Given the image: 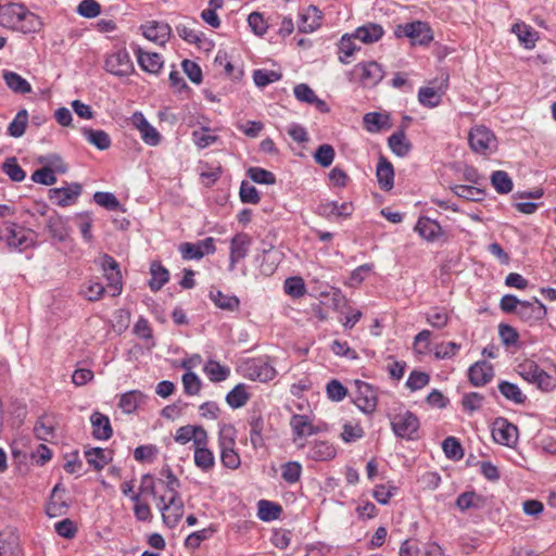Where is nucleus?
Returning <instances> with one entry per match:
<instances>
[{"instance_id":"obj_32","label":"nucleus","mask_w":556,"mask_h":556,"mask_svg":"<svg viewBox=\"0 0 556 556\" xmlns=\"http://www.w3.org/2000/svg\"><path fill=\"white\" fill-rule=\"evenodd\" d=\"M321 21V12L317 7H308L304 13L301 14L299 29L302 33L314 31L319 27Z\"/></svg>"},{"instance_id":"obj_18","label":"nucleus","mask_w":556,"mask_h":556,"mask_svg":"<svg viewBox=\"0 0 556 556\" xmlns=\"http://www.w3.org/2000/svg\"><path fill=\"white\" fill-rule=\"evenodd\" d=\"M494 377V368L486 361H478L468 369V380L473 387H483Z\"/></svg>"},{"instance_id":"obj_9","label":"nucleus","mask_w":556,"mask_h":556,"mask_svg":"<svg viewBox=\"0 0 556 556\" xmlns=\"http://www.w3.org/2000/svg\"><path fill=\"white\" fill-rule=\"evenodd\" d=\"M298 448H306V457L314 462H329L337 455L334 445L326 440L301 442L298 444Z\"/></svg>"},{"instance_id":"obj_3","label":"nucleus","mask_w":556,"mask_h":556,"mask_svg":"<svg viewBox=\"0 0 556 556\" xmlns=\"http://www.w3.org/2000/svg\"><path fill=\"white\" fill-rule=\"evenodd\" d=\"M4 230L0 228V241H5L10 249L20 252L34 245L33 239L28 237L25 229L14 222H4Z\"/></svg>"},{"instance_id":"obj_16","label":"nucleus","mask_w":556,"mask_h":556,"mask_svg":"<svg viewBox=\"0 0 556 556\" xmlns=\"http://www.w3.org/2000/svg\"><path fill=\"white\" fill-rule=\"evenodd\" d=\"M81 193V185L74 182L66 187L52 188L49 190V199L59 206L74 204Z\"/></svg>"},{"instance_id":"obj_2","label":"nucleus","mask_w":556,"mask_h":556,"mask_svg":"<svg viewBox=\"0 0 556 556\" xmlns=\"http://www.w3.org/2000/svg\"><path fill=\"white\" fill-rule=\"evenodd\" d=\"M517 372L526 381L535 384L542 391H551L555 388L554 378L531 359L518 364Z\"/></svg>"},{"instance_id":"obj_11","label":"nucleus","mask_w":556,"mask_h":556,"mask_svg":"<svg viewBox=\"0 0 556 556\" xmlns=\"http://www.w3.org/2000/svg\"><path fill=\"white\" fill-rule=\"evenodd\" d=\"M172 495L167 502L160 507L163 522L170 529L175 528L184 515V502L179 492H169Z\"/></svg>"},{"instance_id":"obj_57","label":"nucleus","mask_w":556,"mask_h":556,"mask_svg":"<svg viewBox=\"0 0 556 556\" xmlns=\"http://www.w3.org/2000/svg\"><path fill=\"white\" fill-rule=\"evenodd\" d=\"M355 39L353 34L342 36L339 42V58L342 62L346 63V59L352 56L355 51L359 50L354 42Z\"/></svg>"},{"instance_id":"obj_30","label":"nucleus","mask_w":556,"mask_h":556,"mask_svg":"<svg viewBox=\"0 0 556 556\" xmlns=\"http://www.w3.org/2000/svg\"><path fill=\"white\" fill-rule=\"evenodd\" d=\"M455 505L463 513L469 509L478 510L485 506V498L475 491H466L457 496Z\"/></svg>"},{"instance_id":"obj_27","label":"nucleus","mask_w":556,"mask_h":556,"mask_svg":"<svg viewBox=\"0 0 556 556\" xmlns=\"http://www.w3.org/2000/svg\"><path fill=\"white\" fill-rule=\"evenodd\" d=\"M384 34L380 24L367 23L357 27L353 36L363 43L369 45L379 41Z\"/></svg>"},{"instance_id":"obj_42","label":"nucleus","mask_w":556,"mask_h":556,"mask_svg":"<svg viewBox=\"0 0 556 556\" xmlns=\"http://www.w3.org/2000/svg\"><path fill=\"white\" fill-rule=\"evenodd\" d=\"M144 395L138 390L128 391L121 395L118 407L126 414L134 413Z\"/></svg>"},{"instance_id":"obj_34","label":"nucleus","mask_w":556,"mask_h":556,"mask_svg":"<svg viewBox=\"0 0 556 556\" xmlns=\"http://www.w3.org/2000/svg\"><path fill=\"white\" fill-rule=\"evenodd\" d=\"M455 195L467 201L481 202L484 200L486 192L480 186L455 185L451 188Z\"/></svg>"},{"instance_id":"obj_5","label":"nucleus","mask_w":556,"mask_h":556,"mask_svg":"<svg viewBox=\"0 0 556 556\" xmlns=\"http://www.w3.org/2000/svg\"><path fill=\"white\" fill-rule=\"evenodd\" d=\"M394 34L396 37H407L412 45H428L433 39L430 26L421 21L397 25Z\"/></svg>"},{"instance_id":"obj_28","label":"nucleus","mask_w":556,"mask_h":556,"mask_svg":"<svg viewBox=\"0 0 556 556\" xmlns=\"http://www.w3.org/2000/svg\"><path fill=\"white\" fill-rule=\"evenodd\" d=\"M203 437H207V432L202 426L186 425L176 430L174 439L182 445L192 441L193 446H195V441L200 438L203 439Z\"/></svg>"},{"instance_id":"obj_35","label":"nucleus","mask_w":556,"mask_h":556,"mask_svg":"<svg viewBox=\"0 0 556 556\" xmlns=\"http://www.w3.org/2000/svg\"><path fill=\"white\" fill-rule=\"evenodd\" d=\"M442 87H421L418 91V101L426 108H437L442 101Z\"/></svg>"},{"instance_id":"obj_21","label":"nucleus","mask_w":556,"mask_h":556,"mask_svg":"<svg viewBox=\"0 0 556 556\" xmlns=\"http://www.w3.org/2000/svg\"><path fill=\"white\" fill-rule=\"evenodd\" d=\"M376 177L380 189L390 191L394 186V168L392 163L380 154L376 167Z\"/></svg>"},{"instance_id":"obj_12","label":"nucleus","mask_w":556,"mask_h":556,"mask_svg":"<svg viewBox=\"0 0 556 556\" xmlns=\"http://www.w3.org/2000/svg\"><path fill=\"white\" fill-rule=\"evenodd\" d=\"M493 440L502 445L511 446L518 438V428L506 418L498 417L492 426Z\"/></svg>"},{"instance_id":"obj_64","label":"nucleus","mask_w":556,"mask_h":556,"mask_svg":"<svg viewBox=\"0 0 556 556\" xmlns=\"http://www.w3.org/2000/svg\"><path fill=\"white\" fill-rule=\"evenodd\" d=\"M31 180L45 186H52L56 182L54 169L48 166L38 168L33 173Z\"/></svg>"},{"instance_id":"obj_26","label":"nucleus","mask_w":556,"mask_h":556,"mask_svg":"<svg viewBox=\"0 0 556 556\" xmlns=\"http://www.w3.org/2000/svg\"><path fill=\"white\" fill-rule=\"evenodd\" d=\"M92 435L97 440H109L113 435L110 419L106 415L94 412L90 416Z\"/></svg>"},{"instance_id":"obj_31","label":"nucleus","mask_w":556,"mask_h":556,"mask_svg":"<svg viewBox=\"0 0 556 556\" xmlns=\"http://www.w3.org/2000/svg\"><path fill=\"white\" fill-rule=\"evenodd\" d=\"M511 33L517 36L519 42L527 49L533 48L539 38L538 31L522 22L514 24Z\"/></svg>"},{"instance_id":"obj_56","label":"nucleus","mask_w":556,"mask_h":556,"mask_svg":"<svg viewBox=\"0 0 556 556\" xmlns=\"http://www.w3.org/2000/svg\"><path fill=\"white\" fill-rule=\"evenodd\" d=\"M248 176L256 184L261 185H274L276 184V176L274 173L264 169L262 167H250L248 169Z\"/></svg>"},{"instance_id":"obj_44","label":"nucleus","mask_w":556,"mask_h":556,"mask_svg":"<svg viewBox=\"0 0 556 556\" xmlns=\"http://www.w3.org/2000/svg\"><path fill=\"white\" fill-rule=\"evenodd\" d=\"M3 78L7 86L16 93H28L31 91L30 84L15 72H4Z\"/></svg>"},{"instance_id":"obj_58","label":"nucleus","mask_w":556,"mask_h":556,"mask_svg":"<svg viewBox=\"0 0 556 556\" xmlns=\"http://www.w3.org/2000/svg\"><path fill=\"white\" fill-rule=\"evenodd\" d=\"M214 529L207 528L190 533L185 540V547L189 549H197L201 543L211 538Z\"/></svg>"},{"instance_id":"obj_59","label":"nucleus","mask_w":556,"mask_h":556,"mask_svg":"<svg viewBox=\"0 0 556 556\" xmlns=\"http://www.w3.org/2000/svg\"><path fill=\"white\" fill-rule=\"evenodd\" d=\"M336 152L332 146L325 143L317 148L314 159L317 164L328 167L332 164Z\"/></svg>"},{"instance_id":"obj_19","label":"nucleus","mask_w":556,"mask_h":556,"mask_svg":"<svg viewBox=\"0 0 556 556\" xmlns=\"http://www.w3.org/2000/svg\"><path fill=\"white\" fill-rule=\"evenodd\" d=\"M251 238L248 233L239 232L230 240L229 269L248 255Z\"/></svg>"},{"instance_id":"obj_33","label":"nucleus","mask_w":556,"mask_h":556,"mask_svg":"<svg viewBox=\"0 0 556 556\" xmlns=\"http://www.w3.org/2000/svg\"><path fill=\"white\" fill-rule=\"evenodd\" d=\"M391 151L401 157L406 156L412 150V143L407 140L404 129H400L388 138Z\"/></svg>"},{"instance_id":"obj_63","label":"nucleus","mask_w":556,"mask_h":556,"mask_svg":"<svg viewBox=\"0 0 556 556\" xmlns=\"http://www.w3.org/2000/svg\"><path fill=\"white\" fill-rule=\"evenodd\" d=\"M396 491L397 488L394 485L377 484L372 491V496L381 505H387Z\"/></svg>"},{"instance_id":"obj_24","label":"nucleus","mask_w":556,"mask_h":556,"mask_svg":"<svg viewBox=\"0 0 556 556\" xmlns=\"http://www.w3.org/2000/svg\"><path fill=\"white\" fill-rule=\"evenodd\" d=\"M65 493V489L56 484L51 492L50 500L46 506V513L49 517H59L66 513L68 503L63 498L62 494Z\"/></svg>"},{"instance_id":"obj_43","label":"nucleus","mask_w":556,"mask_h":556,"mask_svg":"<svg viewBox=\"0 0 556 556\" xmlns=\"http://www.w3.org/2000/svg\"><path fill=\"white\" fill-rule=\"evenodd\" d=\"M85 138L99 150H108L111 147V138L104 130L85 128Z\"/></svg>"},{"instance_id":"obj_50","label":"nucleus","mask_w":556,"mask_h":556,"mask_svg":"<svg viewBox=\"0 0 556 556\" xmlns=\"http://www.w3.org/2000/svg\"><path fill=\"white\" fill-rule=\"evenodd\" d=\"M491 184L501 194L509 193L513 190V180L504 170L493 172L491 175Z\"/></svg>"},{"instance_id":"obj_29","label":"nucleus","mask_w":556,"mask_h":556,"mask_svg":"<svg viewBox=\"0 0 556 556\" xmlns=\"http://www.w3.org/2000/svg\"><path fill=\"white\" fill-rule=\"evenodd\" d=\"M47 229L51 237L59 242H63L68 237V226L64 217L59 215L56 212L48 216Z\"/></svg>"},{"instance_id":"obj_36","label":"nucleus","mask_w":556,"mask_h":556,"mask_svg":"<svg viewBox=\"0 0 556 556\" xmlns=\"http://www.w3.org/2000/svg\"><path fill=\"white\" fill-rule=\"evenodd\" d=\"M210 299L223 311L235 312L240 306V301L236 295L225 294L220 290L210 291Z\"/></svg>"},{"instance_id":"obj_41","label":"nucleus","mask_w":556,"mask_h":556,"mask_svg":"<svg viewBox=\"0 0 556 556\" xmlns=\"http://www.w3.org/2000/svg\"><path fill=\"white\" fill-rule=\"evenodd\" d=\"M136 54L141 70H161L163 66V59L156 52H147L139 48Z\"/></svg>"},{"instance_id":"obj_37","label":"nucleus","mask_w":556,"mask_h":556,"mask_svg":"<svg viewBox=\"0 0 556 556\" xmlns=\"http://www.w3.org/2000/svg\"><path fill=\"white\" fill-rule=\"evenodd\" d=\"M150 274L149 287L154 292L161 290L169 279L168 270L160 262L151 263Z\"/></svg>"},{"instance_id":"obj_53","label":"nucleus","mask_w":556,"mask_h":556,"mask_svg":"<svg viewBox=\"0 0 556 556\" xmlns=\"http://www.w3.org/2000/svg\"><path fill=\"white\" fill-rule=\"evenodd\" d=\"M2 172L15 182H21L26 177L25 170L20 166L15 157H9L5 160L2 164Z\"/></svg>"},{"instance_id":"obj_14","label":"nucleus","mask_w":556,"mask_h":556,"mask_svg":"<svg viewBox=\"0 0 556 556\" xmlns=\"http://www.w3.org/2000/svg\"><path fill=\"white\" fill-rule=\"evenodd\" d=\"M142 35L159 46H164L170 38L172 28L165 22L148 21L140 26Z\"/></svg>"},{"instance_id":"obj_7","label":"nucleus","mask_w":556,"mask_h":556,"mask_svg":"<svg viewBox=\"0 0 556 556\" xmlns=\"http://www.w3.org/2000/svg\"><path fill=\"white\" fill-rule=\"evenodd\" d=\"M546 316L547 307L535 296L523 301L517 312V318L529 327L542 325Z\"/></svg>"},{"instance_id":"obj_4","label":"nucleus","mask_w":556,"mask_h":556,"mask_svg":"<svg viewBox=\"0 0 556 556\" xmlns=\"http://www.w3.org/2000/svg\"><path fill=\"white\" fill-rule=\"evenodd\" d=\"M420 422L410 410L396 414L391 418V428L394 434L401 439L415 440L418 438Z\"/></svg>"},{"instance_id":"obj_49","label":"nucleus","mask_w":556,"mask_h":556,"mask_svg":"<svg viewBox=\"0 0 556 556\" xmlns=\"http://www.w3.org/2000/svg\"><path fill=\"white\" fill-rule=\"evenodd\" d=\"M204 372L213 382H220L228 378L230 370L216 361H208L204 366Z\"/></svg>"},{"instance_id":"obj_23","label":"nucleus","mask_w":556,"mask_h":556,"mask_svg":"<svg viewBox=\"0 0 556 556\" xmlns=\"http://www.w3.org/2000/svg\"><path fill=\"white\" fill-rule=\"evenodd\" d=\"M250 427V442L254 450L265 445L263 432L265 429V420L260 412H253L248 420Z\"/></svg>"},{"instance_id":"obj_6","label":"nucleus","mask_w":556,"mask_h":556,"mask_svg":"<svg viewBox=\"0 0 556 556\" xmlns=\"http://www.w3.org/2000/svg\"><path fill=\"white\" fill-rule=\"evenodd\" d=\"M292 441L294 444L304 442L303 439L327 430L325 424L314 425L307 415L294 414L290 419Z\"/></svg>"},{"instance_id":"obj_38","label":"nucleus","mask_w":556,"mask_h":556,"mask_svg":"<svg viewBox=\"0 0 556 556\" xmlns=\"http://www.w3.org/2000/svg\"><path fill=\"white\" fill-rule=\"evenodd\" d=\"M237 430L231 424H223L218 431V447L220 451L236 446Z\"/></svg>"},{"instance_id":"obj_46","label":"nucleus","mask_w":556,"mask_h":556,"mask_svg":"<svg viewBox=\"0 0 556 556\" xmlns=\"http://www.w3.org/2000/svg\"><path fill=\"white\" fill-rule=\"evenodd\" d=\"M106 70H116L122 67L127 70L129 67L132 68V64L130 61V56L125 49H119L113 53H111L106 59Z\"/></svg>"},{"instance_id":"obj_54","label":"nucleus","mask_w":556,"mask_h":556,"mask_svg":"<svg viewBox=\"0 0 556 556\" xmlns=\"http://www.w3.org/2000/svg\"><path fill=\"white\" fill-rule=\"evenodd\" d=\"M302 465L299 462H287L281 466V478L289 484L300 481Z\"/></svg>"},{"instance_id":"obj_55","label":"nucleus","mask_w":556,"mask_h":556,"mask_svg":"<svg viewBox=\"0 0 556 556\" xmlns=\"http://www.w3.org/2000/svg\"><path fill=\"white\" fill-rule=\"evenodd\" d=\"M283 289L288 295L294 299H299L306 293L304 280L298 276L287 278L285 280Z\"/></svg>"},{"instance_id":"obj_40","label":"nucleus","mask_w":556,"mask_h":556,"mask_svg":"<svg viewBox=\"0 0 556 556\" xmlns=\"http://www.w3.org/2000/svg\"><path fill=\"white\" fill-rule=\"evenodd\" d=\"M498 391L508 401L515 404H523L527 401V396L521 392L520 388L508 381H501L498 383Z\"/></svg>"},{"instance_id":"obj_48","label":"nucleus","mask_w":556,"mask_h":556,"mask_svg":"<svg viewBox=\"0 0 556 556\" xmlns=\"http://www.w3.org/2000/svg\"><path fill=\"white\" fill-rule=\"evenodd\" d=\"M27 123L28 113L25 109H23L16 113L13 121L9 124L8 134L14 138L22 137L25 134Z\"/></svg>"},{"instance_id":"obj_45","label":"nucleus","mask_w":556,"mask_h":556,"mask_svg":"<svg viewBox=\"0 0 556 556\" xmlns=\"http://www.w3.org/2000/svg\"><path fill=\"white\" fill-rule=\"evenodd\" d=\"M87 463L96 470L103 469L111 458L108 457L105 450L101 447H92L85 452Z\"/></svg>"},{"instance_id":"obj_25","label":"nucleus","mask_w":556,"mask_h":556,"mask_svg":"<svg viewBox=\"0 0 556 556\" xmlns=\"http://www.w3.org/2000/svg\"><path fill=\"white\" fill-rule=\"evenodd\" d=\"M415 230L425 240L433 242L442 235L441 225L427 216H420L415 226Z\"/></svg>"},{"instance_id":"obj_62","label":"nucleus","mask_w":556,"mask_h":556,"mask_svg":"<svg viewBox=\"0 0 556 556\" xmlns=\"http://www.w3.org/2000/svg\"><path fill=\"white\" fill-rule=\"evenodd\" d=\"M182 386L186 394L197 395L201 391L202 383L197 374L187 371L182 376Z\"/></svg>"},{"instance_id":"obj_8","label":"nucleus","mask_w":556,"mask_h":556,"mask_svg":"<svg viewBox=\"0 0 556 556\" xmlns=\"http://www.w3.org/2000/svg\"><path fill=\"white\" fill-rule=\"evenodd\" d=\"M468 142L472 151L489 154L496 148V138L485 126H475L468 135Z\"/></svg>"},{"instance_id":"obj_13","label":"nucleus","mask_w":556,"mask_h":556,"mask_svg":"<svg viewBox=\"0 0 556 556\" xmlns=\"http://www.w3.org/2000/svg\"><path fill=\"white\" fill-rule=\"evenodd\" d=\"M101 267L108 280V287L112 291V295L121 294L123 290L122 275L119 264L109 254H104L101 261Z\"/></svg>"},{"instance_id":"obj_22","label":"nucleus","mask_w":556,"mask_h":556,"mask_svg":"<svg viewBox=\"0 0 556 556\" xmlns=\"http://www.w3.org/2000/svg\"><path fill=\"white\" fill-rule=\"evenodd\" d=\"M178 36L189 43H193L201 49L210 50L213 46L212 41L207 40L201 31L192 27L190 24H178L176 26Z\"/></svg>"},{"instance_id":"obj_51","label":"nucleus","mask_w":556,"mask_h":556,"mask_svg":"<svg viewBox=\"0 0 556 556\" xmlns=\"http://www.w3.org/2000/svg\"><path fill=\"white\" fill-rule=\"evenodd\" d=\"M388 119V115L378 112H370L364 115L363 123L367 131L377 132L387 126Z\"/></svg>"},{"instance_id":"obj_20","label":"nucleus","mask_w":556,"mask_h":556,"mask_svg":"<svg viewBox=\"0 0 556 556\" xmlns=\"http://www.w3.org/2000/svg\"><path fill=\"white\" fill-rule=\"evenodd\" d=\"M245 370L252 380H258L262 382L269 381L276 376L275 368L262 358H253L245 364Z\"/></svg>"},{"instance_id":"obj_17","label":"nucleus","mask_w":556,"mask_h":556,"mask_svg":"<svg viewBox=\"0 0 556 556\" xmlns=\"http://www.w3.org/2000/svg\"><path fill=\"white\" fill-rule=\"evenodd\" d=\"M208 435L195 441L193 460L194 465L203 472H208L215 466V457L213 452L207 447Z\"/></svg>"},{"instance_id":"obj_60","label":"nucleus","mask_w":556,"mask_h":556,"mask_svg":"<svg viewBox=\"0 0 556 556\" xmlns=\"http://www.w3.org/2000/svg\"><path fill=\"white\" fill-rule=\"evenodd\" d=\"M94 202L109 210V211H117L121 208V203L117 198L111 192L97 191L93 194Z\"/></svg>"},{"instance_id":"obj_15","label":"nucleus","mask_w":556,"mask_h":556,"mask_svg":"<svg viewBox=\"0 0 556 556\" xmlns=\"http://www.w3.org/2000/svg\"><path fill=\"white\" fill-rule=\"evenodd\" d=\"M22 551L17 529L5 527L0 531V556H21Z\"/></svg>"},{"instance_id":"obj_1","label":"nucleus","mask_w":556,"mask_h":556,"mask_svg":"<svg viewBox=\"0 0 556 556\" xmlns=\"http://www.w3.org/2000/svg\"><path fill=\"white\" fill-rule=\"evenodd\" d=\"M38 17L24 5L5 3L0 5V26L22 33H31L39 27Z\"/></svg>"},{"instance_id":"obj_10","label":"nucleus","mask_w":556,"mask_h":556,"mask_svg":"<svg viewBox=\"0 0 556 556\" xmlns=\"http://www.w3.org/2000/svg\"><path fill=\"white\" fill-rule=\"evenodd\" d=\"M356 392L353 399L354 404L364 413L372 414L378 403V392L368 382L356 380Z\"/></svg>"},{"instance_id":"obj_47","label":"nucleus","mask_w":556,"mask_h":556,"mask_svg":"<svg viewBox=\"0 0 556 556\" xmlns=\"http://www.w3.org/2000/svg\"><path fill=\"white\" fill-rule=\"evenodd\" d=\"M250 394L247 392L244 384H237L226 395V402L231 408H240L247 404Z\"/></svg>"},{"instance_id":"obj_52","label":"nucleus","mask_w":556,"mask_h":556,"mask_svg":"<svg viewBox=\"0 0 556 556\" xmlns=\"http://www.w3.org/2000/svg\"><path fill=\"white\" fill-rule=\"evenodd\" d=\"M445 456L450 459L460 460L464 457V448L455 437H447L442 442Z\"/></svg>"},{"instance_id":"obj_61","label":"nucleus","mask_w":556,"mask_h":556,"mask_svg":"<svg viewBox=\"0 0 556 556\" xmlns=\"http://www.w3.org/2000/svg\"><path fill=\"white\" fill-rule=\"evenodd\" d=\"M430 381V376L425 371L413 370L406 381V387L415 392L426 387Z\"/></svg>"},{"instance_id":"obj_39","label":"nucleus","mask_w":556,"mask_h":556,"mask_svg":"<svg viewBox=\"0 0 556 556\" xmlns=\"http://www.w3.org/2000/svg\"><path fill=\"white\" fill-rule=\"evenodd\" d=\"M258 511L257 516L263 521H271L276 520L280 517L282 513V507L274 502L261 500L257 503Z\"/></svg>"}]
</instances>
